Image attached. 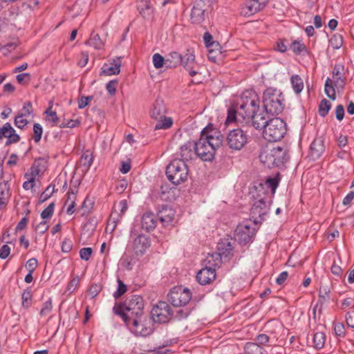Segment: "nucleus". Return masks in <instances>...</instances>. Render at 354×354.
<instances>
[{
    "mask_svg": "<svg viewBox=\"0 0 354 354\" xmlns=\"http://www.w3.org/2000/svg\"><path fill=\"white\" fill-rule=\"evenodd\" d=\"M344 67L340 64H335L333 69V78L327 77L325 85L324 91L326 95L332 100H335V88L337 90H342L344 88L346 81L344 77Z\"/></svg>",
    "mask_w": 354,
    "mask_h": 354,
    "instance_id": "0eeeda50",
    "label": "nucleus"
},
{
    "mask_svg": "<svg viewBox=\"0 0 354 354\" xmlns=\"http://www.w3.org/2000/svg\"><path fill=\"white\" fill-rule=\"evenodd\" d=\"M205 3L202 0L196 1L191 12V19L193 24H201L205 18Z\"/></svg>",
    "mask_w": 354,
    "mask_h": 354,
    "instance_id": "aec40b11",
    "label": "nucleus"
},
{
    "mask_svg": "<svg viewBox=\"0 0 354 354\" xmlns=\"http://www.w3.org/2000/svg\"><path fill=\"white\" fill-rule=\"evenodd\" d=\"M117 84V80H111L106 84V88L110 95H113L115 94Z\"/></svg>",
    "mask_w": 354,
    "mask_h": 354,
    "instance_id": "0e129e2a",
    "label": "nucleus"
},
{
    "mask_svg": "<svg viewBox=\"0 0 354 354\" xmlns=\"http://www.w3.org/2000/svg\"><path fill=\"white\" fill-rule=\"evenodd\" d=\"M26 268L28 272H34L37 266V260L35 258L30 259L26 263Z\"/></svg>",
    "mask_w": 354,
    "mask_h": 354,
    "instance_id": "338daca9",
    "label": "nucleus"
},
{
    "mask_svg": "<svg viewBox=\"0 0 354 354\" xmlns=\"http://www.w3.org/2000/svg\"><path fill=\"white\" fill-rule=\"evenodd\" d=\"M286 39H279L276 42V50L280 53H285L287 51V46L286 44Z\"/></svg>",
    "mask_w": 354,
    "mask_h": 354,
    "instance_id": "e2e57ef3",
    "label": "nucleus"
},
{
    "mask_svg": "<svg viewBox=\"0 0 354 354\" xmlns=\"http://www.w3.org/2000/svg\"><path fill=\"white\" fill-rule=\"evenodd\" d=\"M183 55L178 52H171L166 56V68H176L181 65Z\"/></svg>",
    "mask_w": 354,
    "mask_h": 354,
    "instance_id": "c85d7f7f",
    "label": "nucleus"
},
{
    "mask_svg": "<svg viewBox=\"0 0 354 354\" xmlns=\"http://www.w3.org/2000/svg\"><path fill=\"white\" fill-rule=\"evenodd\" d=\"M54 192V186L48 185L39 196V203H43L47 201Z\"/></svg>",
    "mask_w": 354,
    "mask_h": 354,
    "instance_id": "49530a36",
    "label": "nucleus"
},
{
    "mask_svg": "<svg viewBox=\"0 0 354 354\" xmlns=\"http://www.w3.org/2000/svg\"><path fill=\"white\" fill-rule=\"evenodd\" d=\"M86 44L97 50H100L104 46V42L100 39V35L94 32H91L90 38L86 41Z\"/></svg>",
    "mask_w": 354,
    "mask_h": 354,
    "instance_id": "72a5a7b5",
    "label": "nucleus"
},
{
    "mask_svg": "<svg viewBox=\"0 0 354 354\" xmlns=\"http://www.w3.org/2000/svg\"><path fill=\"white\" fill-rule=\"evenodd\" d=\"M183 62L181 64L184 66L185 68H190L192 67H195V55L193 52L187 50L186 53L183 55Z\"/></svg>",
    "mask_w": 354,
    "mask_h": 354,
    "instance_id": "473e14b6",
    "label": "nucleus"
},
{
    "mask_svg": "<svg viewBox=\"0 0 354 354\" xmlns=\"http://www.w3.org/2000/svg\"><path fill=\"white\" fill-rule=\"evenodd\" d=\"M196 277L201 285L209 284L216 279L215 269L205 266L198 272Z\"/></svg>",
    "mask_w": 354,
    "mask_h": 354,
    "instance_id": "412c9836",
    "label": "nucleus"
},
{
    "mask_svg": "<svg viewBox=\"0 0 354 354\" xmlns=\"http://www.w3.org/2000/svg\"><path fill=\"white\" fill-rule=\"evenodd\" d=\"M248 136L241 129L230 131L227 137L229 147L234 150H241L247 144Z\"/></svg>",
    "mask_w": 354,
    "mask_h": 354,
    "instance_id": "f8f14e48",
    "label": "nucleus"
},
{
    "mask_svg": "<svg viewBox=\"0 0 354 354\" xmlns=\"http://www.w3.org/2000/svg\"><path fill=\"white\" fill-rule=\"evenodd\" d=\"M28 122H29L27 119L22 117L21 115H19V114L15 116L14 120L15 125L20 129H23L28 124Z\"/></svg>",
    "mask_w": 354,
    "mask_h": 354,
    "instance_id": "603ef678",
    "label": "nucleus"
},
{
    "mask_svg": "<svg viewBox=\"0 0 354 354\" xmlns=\"http://www.w3.org/2000/svg\"><path fill=\"white\" fill-rule=\"evenodd\" d=\"M51 310H52L51 300L48 299V301H46L44 303L43 307L41 308L39 314L41 317H45L50 313Z\"/></svg>",
    "mask_w": 354,
    "mask_h": 354,
    "instance_id": "6e6d98bb",
    "label": "nucleus"
},
{
    "mask_svg": "<svg viewBox=\"0 0 354 354\" xmlns=\"http://www.w3.org/2000/svg\"><path fill=\"white\" fill-rule=\"evenodd\" d=\"M157 225L156 216L151 212L145 213L141 218V227L147 232L153 231Z\"/></svg>",
    "mask_w": 354,
    "mask_h": 354,
    "instance_id": "393cba45",
    "label": "nucleus"
},
{
    "mask_svg": "<svg viewBox=\"0 0 354 354\" xmlns=\"http://www.w3.org/2000/svg\"><path fill=\"white\" fill-rule=\"evenodd\" d=\"M44 160L41 158L35 160L32 166L30 168V176L31 178H35L39 175V174L42 171L44 166H41V162Z\"/></svg>",
    "mask_w": 354,
    "mask_h": 354,
    "instance_id": "58836bf2",
    "label": "nucleus"
},
{
    "mask_svg": "<svg viewBox=\"0 0 354 354\" xmlns=\"http://www.w3.org/2000/svg\"><path fill=\"white\" fill-rule=\"evenodd\" d=\"M223 261V259L217 252L208 254L205 259V266L216 270L217 268H220Z\"/></svg>",
    "mask_w": 354,
    "mask_h": 354,
    "instance_id": "c756f323",
    "label": "nucleus"
},
{
    "mask_svg": "<svg viewBox=\"0 0 354 354\" xmlns=\"http://www.w3.org/2000/svg\"><path fill=\"white\" fill-rule=\"evenodd\" d=\"M269 0H248L245 2L242 12L245 15H252L263 9Z\"/></svg>",
    "mask_w": 354,
    "mask_h": 354,
    "instance_id": "dca6fc26",
    "label": "nucleus"
},
{
    "mask_svg": "<svg viewBox=\"0 0 354 354\" xmlns=\"http://www.w3.org/2000/svg\"><path fill=\"white\" fill-rule=\"evenodd\" d=\"M263 106L262 109L266 113V118L269 115H277L284 109V97L280 90L270 87L263 92Z\"/></svg>",
    "mask_w": 354,
    "mask_h": 354,
    "instance_id": "39448f33",
    "label": "nucleus"
},
{
    "mask_svg": "<svg viewBox=\"0 0 354 354\" xmlns=\"http://www.w3.org/2000/svg\"><path fill=\"white\" fill-rule=\"evenodd\" d=\"M334 331L335 335L339 337H344L346 336L345 326L342 322L334 323Z\"/></svg>",
    "mask_w": 354,
    "mask_h": 354,
    "instance_id": "de8ad7c7",
    "label": "nucleus"
},
{
    "mask_svg": "<svg viewBox=\"0 0 354 354\" xmlns=\"http://www.w3.org/2000/svg\"><path fill=\"white\" fill-rule=\"evenodd\" d=\"M17 81L19 84H23L29 82L30 80V75L29 73H21L16 76Z\"/></svg>",
    "mask_w": 354,
    "mask_h": 354,
    "instance_id": "69168bd1",
    "label": "nucleus"
},
{
    "mask_svg": "<svg viewBox=\"0 0 354 354\" xmlns=\"http://www.w3.org/2000/svg\"><path fill=\"white\" fill-rule=\"evenodd\" d=\"M151 318L154 322L167 323L173 315L170 306L165 301H159L151 311Z\"/></svg>",
    "mask_w": 354,
    "mask_h": 354,
    "instance_id": "9b49d317",
    "label": "nucleus"
},
{
    "mask_svg": "<svg viewBox=\"0 0 354 354\" xmlns=\"http://www.w3.org/2000/svg\"><path fill=\"white\" fill-rule=\"evenodd\" d=\"M192 294L187 288L174 287L168 294V300L174 306H185L192 299Z\"/></svg>",
    "mask_w": 354,
    "mask_h": 354,
    "instance_id": "1a4fd4ad",
    "label": "nucleus"
},
{
    "mask_svg": "<svg viewBox=\"0 0 354 354\" xmlns=\"http://www.w3.org/2000/svg\"><path fill=\"white\" fill-rule=\"evenodd\" d=\"M156 120H157V122L154 126V130L168 129L171 128L173 124L172 118L170 117H166L165 115Z\"/></svg>",
    "mask_w": 354,
    "mask_h": 354,
    "instance_id": "2f4dec72",
    "label": "nucleus"
},
{
    "mask_svg": "<svg viewBox=\"0 0 354 354\" xmlns=\"http://www.w3.org/2000/svg\"><path fill=\"white\" fill-rule=\"evenodd\" d=\"M93 155L92 152L89 150L85 151L80 158V165L85 170L89 169L93 163Z\"/></svg>",
    "mask_w": 354,
    "mask_h": 354,
    "instance_id": "c9c22d12",
    "label": "nucleus"
},
{
    "mask_svg": "<svg viewBox=\"0 0 354 354\" xmlns=\"http://www.w3.org/2000/svg\"><path fill=\"white\" fill-rule=\"evenodd\" d=\"M191 311L188 308L178 309L176 310L175 315L173 314L172 316L178 320H181L187 318L189 315Z\"/></svg>",
    "mask_w": 354,
    "mask_h": 354,
    "instance_id": "5fc2aeb1",
    "label": "nucleus"
},
{
    "mask_svg": "<svg viewBox=\"0 0 354 354\" xmlns=\"http://www.w3.org/2000/svg\"><path fill=\"white\" fill-rule=\"evenodd\" d=\"M33 132H34L33 139H34L35 142H39L41 140V138L42 133H43L42 127L38 123L34 124Z\"/></svg>",
    "mask_w": 354,
    "mask_h": 354,
    "instance_id": "864d4df0",
    "label": "nucleus"
},
{
    "mask_svg": "<svg viewBox=\"0 0 354 354\" xmlns=\"http://www.w3.org/2000/svg\"><path fill=\"white\" fill-rule=\"evenodd\" d=\"M127 290V286L120 279H118V288L113 293V297L115 299L120 298L126 292Z\"/></svg>",
    "mask_w": 354,
    "mask_h": 354,
    "instance_id": "09e8293b",
    "label": "nucleus"
},
{
    "mask_svg": "<svg viewBox=\"0 0 354 354\" xmlns=\"http://www.w3.org/2000/svg\"><path fill=\"white\" fill-rule=\"evenodd\" d=\"M195 153V143L194 142L188 141L183 145L180 148V156L182 160L185 162L193 158ZM178 160V158H177Z\"/></svg>",
    "mask_w": 354,
    "mask_h": 354,
    "instance_id": "b1692460",
    "label": "nucleus"
},
{
    "mask_svg": "<svg viewBox=\"0 0 354 354\" xmlns=\"http://www.w3.org/2000/svg\"><path fill=\"white\" fill-rule=\"evenodd\" d=\"M120 66L121 61L120 59L118 60H114L113 63L110 65L107 64H104L101 68V74L104 75H118L120 71Z\"/></svg>",
    "mask_w": 354,
    "mask_h": 354,
    "instance_id": "cd10ccee",
    "label": "nucleus"
},
{
    "mask_svg": "<svg viewBox=\"0 0 354 354\" xmlns=\"http://www.w3.org/2000/svg\"><path fill=\"white\" fill-rule=\"evenodd\" d=\"M331 107V104L326 99H323L319 105V114L322 117H325Z\"/></svg>",
    "mask_w": 354,
    "mask_h": 354,
    "instance_id": "a19ab883",
    "label": "nucleus"
},
{
    "mask_svg": "<svg viewBox=\"0 0 354 354\" xmlns=\"http://www.w3.org/2000/svg\"><path fill=\"white\" fill-rule=\"evenodd\" d=\"M22 306L24 308H29L32 305V293L31 290L26 289L21 295Z\"/></svg>",
    "mask_w": 354,
    "mask_h": 354,
    "instance_id": "ea45409f",
    "label": "nucleus"
},
{
    "mask_svg": "<svg viewBox=\"0 0 354 354\" xmlns=\"http://www.w3.org/2000/svg\"><path fill=\"white\" fill-rule=\"evenodd\" d=\"M259 158L266 167L273 168L283 166L290 156L286 146H277L261 152Z\"/></svg>",
    "mask_w": 354,
    "mask_h": 354,
    "instance_id": "423d86ee",
    "label": "nucleus"
},
{
    "mask_svg": "<svg viewBox=\"0 0 354 354\" xmlns=\"http://www.w3.org/2000/svg\"><path fill=\"white\" fill-rule=\"evenodd\" d=\"M266 115L264 110L260 107L259 97L253 89H248L243 92L236 104L227 111L225 122L229 124L236 120H251L254 127H260L261 119Z\"/></svg>",
    "mask_w": 354,
    "mask_h": 354,
    "instance_id": "f257e3e1",
    "label": "nucleus"
},
{
    "mask_svg": "<svg viewBox=\"0 0 354 354\" xmlns=\"http://www.w3.org/2000/svg\"><path fill=\"white\" fill-rule=\"evenodd\" d=\"M18 114L24 118L32 115L33 108L32 103L30 101L25 102L21 110Z\"/></svg>",
    "mask_w": 354,
    "mask_h": 354,
    "instance_id": "79ce46f5",
    "label": "nucleus"
},
{
    "mask_svg": "<svg viewBox=\"0 0 354 354\" xmlns=\"http://www.w3.org/2000/svg\"><path fill=\"white\" fill-rule=\"evenodd\" d=\"M257 344L261 346V345H266L270 340V336L268 334L261 333L256 337Z\"/></svg>",
    "mask_w": 354,
    "mask_h": 354,
    "instance_id": "bf43d9fd",
    "label": "nucleus"
},
{
    "mask_svg": "<svg viewBox=\"0 0 354 354\" xmlns=\"http://www.w3.org/2000/svg\"><path fill=\"white\" fill-rule=\"evenodd\" d=\"M55 204L51 203L49 205L46 207L41 213V217L43 219H49L53 216L54 212Z\"/></svg>",
    "mask_w": 354,
    "mask_h": 354,
    "instance_id": "3c124183",
    "label": "nucleus"
},
{
    "mask_svg": "<svg viewBox=\"0 0 354 354\" xmlns=\"http://www.w3.org/2000/svg\"><path fill=\"white\" fill-rule=\"evenodd\" d=\"M290 48L296 55H301L303 53L307 52V48L305 44L297 40H295L291 43Z\"/></svg>",
    "mask_w": 354,
    "mask_h": 354,
    "instance_id": "4c0bfd02",
    "label": "nucleus"
},
{
    "mask_svg": "<svg viewBox=\"0 0 354 354\" xmlns=\"http://www.w3.org/2000/svg\"><path fill=\"white\" fill-rule=\"evenodd\" d=\"M101 286L97 283L92 284L88 290V295L91 298H95L101 291Z\"/></svg>",
    "mask_w": 354,
    "mask_h": 354,
    "instance_id": "680f3d73",
    "label": "nucleus"
},
{
    "mask_svg": "<svg viewBox=\"0 0 354 354\" xmlns=\"http://www.w3.org/2000/svg\"><path fill=\"white\" fill-rule=\"evenodd\" d=\"M269 204L265 198H261L256 201L250 210V215L254 218V224L261 223L265 216L268 213Z\"/></svg>",
    "mask_w": 354,
    "mask_h": 354,
    "instance_id": "ddd939ff",
    "label": "nucleus"
},
{
    "mask_svg": "<svg viewBox=\"0 0 354 354\" xmlns=\"http://www.w3.org/2000/svg\"><path fill=\"white\" fill-rule=\"evenodd\" d=\"M260 127H254L256 129H263V136L269 142H277L284 137L287 131L286 123L280 118H270L264 115L261 119Z\"/></svg>",
    "mask_w": 354,
    "mask_h": 354,
    "instance_id": "20e7f679",
    "label": "nucleus"
},
{
    "mask_svg": "<svg viewBox=\"0 0 354 354\" xmlns=\"http://www.w3.org/2000/svg\"><path fill=\"white\" fill-rule=\"evenodd\" d=\"M80 184V178L75 179L73 176L71 181L70 191H68V202L71 201V204L68 206V214H72L76 211L75 208L76 205V194L77 193L78 186Z\"/></svg>",
    "mask_w": 354,
    "mask_h": 354,
    "instance_id": "6ab92c4d",
    "label": "nucleus"
},
{
    "mask_svg": "<svg viewBox=\"0 0 354 354\" xmlns=\"http://www.w3.org/2000/svg\"><path fill=\"white\" fill-rule=\"evenodd\" d=\"M203 41L206 47L209 48L214 46H219V43L213 40L212 35L209 32L204 33Z\"/></svg>",
    "mask_w": 354,
    "mask_h": 354,
    "instance_id": "8fccbe9b",
    "label": "nucleus"
},
{
    "mask_svg": "<svg viewBox=\"0 0 354 354\" xmlns=\"http://www.w3.org/2000/svg\"><path fill=\"white\" fill-rule=\"evenodd\" d=\"M24 6L30 9L35 8L38 5L41 3L44 0H21Z\"/></svg>",
    "mask_w": 354,
    "mask_h": 354,
    "instance_id": "052dcab7",
    "label": "nucleus"
},
{
    "mask_svg": "<svg viewBox=\"0 0 354 354\" xmlns=\"http://www.w3.org/2000/svg\"><path fill=\"white\" fill-rule=\"evenodd\" d=\"M326 335L322 331L314 332L313 334V346L317 349H322L325 344Z\"/></svg>",
    "mask_w": 354,
    "mask_h": 354,
    "instance_id": "7c9ffc66",
    "label": "nucleus"
},
{
    "mask_svg": "<svg viewBox=\"0 0 354 354\" xmlns=\"http://www.w3.org/2000/svg\"><path fill=\"white\" fill-rule=\"evenodd\" d=\"M344 317L347 327L354 329V311L346 312Z\"/></svg>",
    "mask_w": 354,
    "mask_h": 354,
    "instance_id": "4d7b16f0",
    "label": "nucleus"
},
{
    "mask_svg": "<svg viewBox=\"0 0 354 354\" xmlns=\"http://www.w3.org/2000/svg\"><path fill=\"white\" fill-rule=\"evenodd\" d=\"M290 82L294 92L299 94L304 89V82L299 75H293L290 77Z\"/></svg>",
    "mask_w": 354,
    "mask_h": 354,
    "instance_id": "f704fd0d",
    "label": "nucleus"
},
{
    "mask_svg": "<svg viewBox=\"0 0 354 354\" xmlns=\"http://www.w3.org/2000/svg\"><path fill=\"white\" fill-rule=\"evenodd\" d=\"M136 8L139 14L145 20L151 21L153 19L154 9L150 0H137Z\"/></svg>",
    "mask_w": 354,
    "mask_h": 354,
    "instance_id": "f3484780",
    "label": "nucleus"
},
{
    "mask_svg": "<svg viewBox=\"0 0 354 354\" xmlns=\"http://www.w3.org/2000/svg\"><path fill=\"white\" fill-rule=\"evenodd\" d=\"M48 229V226L47 225V222L46 221H43L40 222L38 225L35 227V230L37 233L40 234H43L45 233Z\"/></svg>",
    "mask_w": 354,
    "mask_h": 354,
    "instance_id": "774afa93",
    "label": "nucleus"
},
{
    "mask_svg": "<svg viewBox=\"0 0 354 354\" xmlns=\"http://www.w3.org/2000/svg\"><path fill=\"white\" fill-rule=\"evenodd\" d=\"M234 247L228 239L221 240L217 245V253L223 259L229 260L233 256Z\"/></svg>",
    "mask_w": 354,
    "mask_h": 354,
    "instance_id": "4be33fe9",
    "label": "nucleus"
},
{
    "mask_svg": "<svg viewBox=\"0 0 354 354\" xmlns=\"http://www.w3.org/2000/svg\"><path fill=\"white\" fill-rule=\"evenodd\" d=\"M150 246V240L144 234L138 235L133 241V247L136 253L143 254L146 249Z\"/></svg>",
    "mask_w": 354,
    "mask_h": 354,
    "instance_id": "a878e982",
    "label": "nucleus"
},
{
    "mask_svg": "<svg viewBox=\"0 0 354 354\" xmlns=\"http://www.w3.org/2000/svg\"><path fill=\"white\" fill-rule=\"evenodd\" d=\"M324 151V139L322 136H317L310 144L309 156L312 160H315L323 154Z\"/></svg>",
    "mask_w": 354,
    "mask_h": 354,
    "instance_id": "a211bd4d",
    "label": "nucleus"
},
{
    "mask_svg": "<svg viewBox=\"0 0 354 354\" xmlns=\"http://www.w3.org/2000/svg\"><path fill=\"white\" fill-rule=\"evenodd\" d=\"M129 326L131 332L138 336L146 337L153 332L151 327H147L144 324V316L132 319Z\"/></svg>",
    "mask_w": 354,
    "mask_h": 354,
    "instance_id": "4468645a",
    "label": "nucleus"
},
{
    "mask_svg": "<svg viewBox=\"0 0 354 354\" xmlns=\"http://www.w3.org/2000/svg\"><path fill=\"white\" fill-rule=\"evenodd\" d=\"M166 113V109L162 100L157 99L153 104L150 111V115L153 119H158L164 117Z\"/></svg>",
    "mask_w": 354,
    "mask_h": 354,
    "instance_id": "bb28decb",
    "label": "nucleus"
},
{
    "mask_svg": "<svg viewBox=\"0 0 354 354\" xmlns=\"http://www.w3.org/2000/svg\"><path fill=\"white\" fill-rule=\"evenodd\" d=\"M153 64L156 68H161L164 66H166V57L164 58L159 53L153 55Z\"/></svg>",
    "mask_w": 354,
    "mask_h": 354,
    "instance_id": "37998d69",
    "label": "nucleus"
},
{
    "mask_svg": "<svg viewBox=\"0 0 354 354\" xmlns=\"http://www.w3.org/2000/svg\"><path fill=\"white\" fill-rule=\"evenodd\" d=\"M224 136L212 124L205 127L201 132L199 140L195 143V153L203 161H212L216 151L223 142Z\"/></svg>",
    "mask_w": 354,
    "mask_h": 354,
    "instance_id": "f03ea898",
    "label": "nucleus"
},
{
    "mask_svg": "<svg viewBox=\"0 0 354 354\" xmlns=\"http://www.w3.org/2000/svg\"><path fill=\"white\" fill-rule=\"evenodd\" d=\"M174 210L167 205L162 206V209L158 210L157 213L159 221L163 226L171 224L174 220Z\"/></svg>",
    "mask_w": 354,
    "mask_h": 354,
    "instance_id": "5701e85b",
    "label": "nucleus"
},
{
    "mask_svg": "<svg viewBox=\"0 0 354 354\" xmlns=\"http://www.w3.org/2000/svg\"><path fill=\"white\" fill-rule=\"evenodd\" d=\"M263 348L256 342H247L244 346L245 354H262Z\"/></svg>",
    "mask_w": 354,
    "mask_h": 354,
    "instance_id": "e433bc0d",
    "label": "nucleus"
},
{
    "mask_svg": "<svg viewBox=\"0 0 354 354\" xmlns=\"http://www.w3.org/2000/svg\"><path fill=\"white\" fill-rule=\"evenodd\" d=\"M92 252H93V250L91 248H83L80 251V258L82 260L88 261V260H89Z\"/></svg>",
    "mask_w": 354,
    "mask_h": 354,
    "instance_id": "13d9d810",
    "label": "nucleus"
},
{
    "mask_svg": "<svg viewBox=\"0 0 354 354\" xmlns=\"http://www.w3.org/2000/svg\"><path fill=\"white\" fill-rule=\"evenodd\" d=\"M165 174L172 184L178 185L187 179L188 166L185 161L174 159L167 165Z\"/></svg>",
    "mask_w": 354,
    "mask_h": 354,
    "instance_id": "6e6552de",
    "label": "nucleus"
},
{
    "mask_svg": "<svg viewBox=\"0 0 354 354\" xmlns=\"http://www.w3.org/2000/svg\"><path fill=\"white\" fill-rule=\"evenodd\" d=\"M144 300L137 295H131L123 303L115 304L113 310L120 316L127 326H129L131 319L144 316Z\"/></svg>",
    "mask_w": 354,
    "mask_h": 354,
    "instance_id": "7ed1b4c3",
    "label": "nucleus"
},
{
    "mask_svg": "<svg viewBox=\"0 0 354 354\" xmlns=\"http://www.w3.org/2000/svg\"><path fill=\"white\" fill-rule=\"evenodd\" d=\"M6 138V146L12 144L17 143L20 140V136L16 133L15 129L12 127L10 123L6 122L1 127H0V140Z\"/></svg>",
    "mask_w": 354,
    "mask_h": 354,
    "instance_id": "2eb2a0df",
    "label": "nucleus"
},
{
    "mask_svg": "<svg viewBox=\"0 0 354 354\" xmlns=\"http://www.w3.org/2000/svg\"><path fill=\"white\" fill-rule=\"evenodd\" d=\"M72 276V279L68 283V292H69V294L73 293L77 289L80 281V278L78 275L73 274Z\"/></svg>",
    "mask_w": 354,
    "mask_h": 354,
    "instance_id": "c03bdc74",
    "label": "nucleus"
},
{
    "mask_svg": "<svg viewBox=\"0 0 354 354\" xmlns=\"http://www.w3.org/2000/svg\"><path fill=\"white\" fill-rule=\"evenodd\" d=\"M330 42L334 49H339L343 44V37L339 34H335L332 36Z\"/></svg>",
    "mask_w": 354,
    "mask_h": 354,
    "instance_id": "a18cd8bd",
    "label": "nucleus"
},
{
    "mask_svg": "<svg viewBox=\"0 0 354 354\" xmlns=\"http://www.w3.org/2000/svg\"><path fill=\"white\" fill-rule=\"evenodd\" d=\"M256 230L248 221L239 223L235 230V239L240 244L246 245L252 241Z\"/></svg>",
    "mask_w": 354,
    "mask_h": 354,
    "instance_id": "9d476101",
    "label": "nucleus"
}]
</instances>
